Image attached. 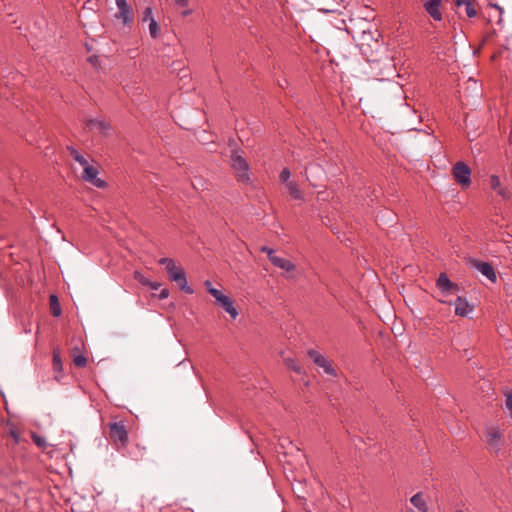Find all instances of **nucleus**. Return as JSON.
Instances as JSON below:
<instances>
[{"instance_id": "nucleus-15", "label": "nucleus", "mask_w": 512, "mask_h": 512, "mask_svg": "<svg viewBox=\"0 0 512 512\" xmlns=\"http://www.w3.org/2000/svg\"><path fill=\"white\" fill-rule=\"evenodd\" d=\"M475 268L491 282L496 281V273L491 264L487 262H476Z\"/></svg>"}, {"instance_id": "nucleus-40", "label": "nucleus", "mask_w": 512, "mask_h": 512, "mask_svg": "<svg viewBox=\"0 0 512 512\" xmlns=\"http://www.w3.org/2000/svg\"><path fill=\"white\" fill-rule=\"evenodd\" d=\"M204 285H205V287H206V289H207V291H208V293H209V294H210V289H215V288L212 286V284H211V282H210L209 280H206V281L204 282Z\"/></svg>"}, {"instance_id": "nucleus-1", "label": "nucleus", "mask_w": 512, "mask_h": 512, "mask_svg": "<svg viewBox=\"0 0 512 512\" xmlns=\"http://www.w3.org/2000/svg\"><path fill=\"white\" fill-rule=\"evenodd\" d=\"M276 451L287 480H290L287 472L300 471L305 473L307 468L310 469L305 453L288 437H280L278 439Z\"/></svg>"}, {"instance_id": "nucleus-18", "label": "nucleus", "mask_w": 512, "mask_h": 512, "mask_svg": "<svg viewBox=\"0 0 512 512\" xmlns=\"http://www.w3.org/2000/svg\"><path fill=\"white\" fill-rule=\"evenodd\" d=\"M87 126L91 130H96L100 133H106L109 130V125L100 119H90L87 121Z\"/></svg>"}, {"instance_id": "nucleus-28", "label": "nucleus", "mask_w": 512, "mask_h": 512, "mask_svg": "<svg viewBox=\"0 0 512 512\" xmlns=\"http://www.w3.org/2000/svg\"><path fill=\"white\" fill-rule=\"evenodd\" d=\"M31 438L33 440V442L41 449H45L47 447V441L44 437L36 434V433H32L31 434Z\"/></svg>"}, {"instance_id": "nucleus-30", "label": "nucleus", "mask_w": 512, "mask_h": 512, "mask_svg": "<svg viewBox=\"0 0 512 512\" xmlns=\"http://www.w3.org/2000/svg\"><path fill=\"white\" fill-rule=\"evenodd\" d=\"M73 363L75 364V366L77 367H85L86 364H87V359L84 355H76L74 356L73 358Z\"/></svg>"}, {"instance_id": "nucleus-19", "label": "nucleus", "mask_w": 512, "mask_h": 512, "mask_svg": "<svg viewBox=\"0 0 512 512\" xmlns=\"http://www.w3.org/2000/svg\"><path fill=\"white\" fill-rule=\"evenodd\" d=\"M380 36L379 32L375 30L374 32L368 30H364L361 35V42L362 45H368L371 46L370 42H374L375 44L378 43V37Z\"/></svg>"}, {"instance_id": "nucleus-9", "label": "nucleus", "mask_w": 512, "mask_h": 512, "mask_svg": "<svg viewBox=\"0 0 512 512\" xmlns=\"http://www.w3.org/2000/svg\"><path fill=\"white\" fill-rule=\"evenodd\" d=\"M436 287L444 296L452 295L459 291L458 285L453 283L445 273H441L437 278Z\"/></svg>"}, {"instance_id": "nucleus-31", "label": "nucleus", "mask_w": 512, "mask_h": 512, "mask_svg": "<svg viewBox=\"0 0 512 512\" xmlns=\"http://www.w3.org/2000/svg\"><path fill=\"white\" fill-rule=\"evenodd\" d=\"M290 175H291L290 170L288 168H284L280 172L279 179L281 182L288 184V182H290L289 181Z\"/></svg>"}, {"instance_id": "nucleus-22", "label": "nucleus", "mask_w": 512, "mask_h": 512, "mask_svg": "<svg viewBox=\"0 0 512 512\" xmlns=\"http://www.w3.org/2000/svg\"><path fill=\"white\" fill-rule=\"evenodd\" d=\"M490 186L494 191H496L502 197L507 196L505 190L501 187V182H500V179L498 176L492 175L490 177Z\"/></svg>"}, {"instance_id": "nucleus-20", "label": "nucleus", "mask_w": 512, "mask_h": 512, "mask_svg": "<svg viewBox=\"0 0 512 512\" xmlns=\"http://www.w3.org/2000/svg\"><path fill=\"white\" fill-rule=\"evenodd\" d=\"M173 3L177 9L181 10L180 13L183 17L192 14L193 11L189 8L190 0H173Z\"/></svg>"}, {"instance_id": "nucleus-6", "label": "nucleus", "mask_w": 512, "mask_h": 512, "mask_svg": "<svg viewBox=\"0 0 512 512\" xmlns=\"http://www.w3.org/2000/svg\"><path fill=\"white\" fill-rule=\"evenodd\" d=\"M452 174L457 183L463 187H468L471 184V170L463 162H457L452 169Z\"/></svg>"}, {"instance_id": "nucleus-16", "label": "nucleus", "mask_w": 512, "mask_h": 512, "mask_svg": "<svg viewBox=\"0 0 512 512\" xmlns=\"http://www.w3.org/2000/svg\"><path fill=\"white\" fill-rule=\"evenodd\" d=\"M217 304L220 305L222 309L231 316L232 319H236L238 317V311L234 306L233 300L229 296L225 295L219 302H217Z\"/></svg>"}, {"instance_id": "nucleus-27", "label": "nucleus", "mask_w": 512, "mask_h": 512, "mask_svg": "<svg viewBox=\"0 0 512 512\" xmlns=\"http://www.w3.org/2000/svg\"><path fill=\"white\" fill-rule=\"evenodd\" d=\"M160 27L155 19H151L149 22V33L152 38H157L159 36Z\"/></svg>"}, {"instance_id": "nucleus-17", "label": "nucleus", "mask_w": 512, "mask_h": 512, "mask_svg": "<svg viewBox=\"0 0 512 512\" xmlns=\"http://www.w3.org/2000/svg\"><path fill=\"white\" fill-rule=\"evenodd\" d=\"M410 503L416 508V510L411 509V512H427V505L422 493L419 492L413 495L410 499Z\"/></svg>"}, {"instance_id": "nucleus-4", "label": "nucleus", "mask_w": 512, "mask_h": 512, "mask_svg": "<svg viewBox=\"0 0 512 512\" xmlns=\"http://www.w3.org/2000/svg\"><path fill=\"white\" fill-rule=\"evenodd\" d=\"M110 437L116 444L117 448H122L127 445L128 432L123 422H113L109 424Z\"/></svg>"}, {"instance_id": "nucleus-10", "label": "nucleus", "mask_w": 512, "mask_h": 512, "mask_svg": "<svg viewBox=\"0 0 512 512\" xmlns=\"http://www.w3.org/2000/svg\"><path fill=\"white\" fill-rule=\"evenodd\" d=\"M305 176L313 187H318L324 177V170L318 164H310L305 169Z\"/></svg>"}, {"instance_id": "nucleus-38", "label": "nucleus", "mask_w": 512, "mask_h": 512, "mask_svg": "<svg viewBox=\"0 0 512 512\" xmlns=\"http://www.w3.org/2000/svg\"><path fill=\"white\" fill-rule=\"evenodd\" d=\"M147 286L150 287L152 290H158L160 287V283L150 281V285Z\"/></svg>"}, {"instance_id": "nucleus-8", "label": "nucleus", "mask_w": 512, "mask_h": 512, "mask_svg": "<svg viewBox=\"0 0 512 512\" xmlns=\"http://www.w3.org/2000/svg\"><path fill=\"white\" fill-rule=\"evenodd\" d=\"M486 441L489 450L494 454H498L502 447V433L498 428H489L486 433Z\"/></svg>"}, {"instance_id": "nucleus-36", "label": "nucleus", "mask_w": 512, "mask_h": 512, "mask_svg": "<svg viewBox=\"0 0 512 512\" xmlns=\"http://www.w3.org/2000/svg\"><path fill=\"white\" fill-rule=\"evenodd\" d=\"M53 362H54V366L55 368H57L58 366L61 365V360H60V357L58 354H55L53 355Z\"/></svg>"}, {"instance_id": "nucleus-14", "label": "nucleus", "mask_w": 512, "mask_h": 512, "mask_svg": "<svg viewBox=\"0 0 512 512\" xmlns=\"http://www.w3.org/2000/svg\"><path fill=\"white\" fill-rule=\"evenodd\" d=\"M454 306L455 314L461 317H466L473 310V307L468 301L460 296L456 298Z\"/></svg>"}, {"instance_id": "nucleus-43", "label": "nucleus", "mask_w": 512, "mask_h": 512, "mask_svg": "<svg viewBox=\"0 0 512 512\" xmlns=\"http://www.w3.org/2000/svg\"><path fill=\"white\" fill-rule=\"evenodd\" d=\"M298 476H302V474H300V475H294V478L296 479Z\"/></svg>"}, {"instance_id": "nucleus-7", "label": "nucleus", "mask_w": 512, "mask_h": 512, "mask_svg": "<svg viewBox=\"0 0 512 512\" xmlns=\"http://www.w3.org/2000/svg\"><path fill=\"white\" fill-rule=\"evenodd\" d=\"M308 356L319 367L322 368L324 373L333 377L337 376L336 370L333 368L331 362L316 350H309Z\"/></svg>"}, {"instance_id": "nucleus-33", "label": "nucleus", "mask_w": 512, "mask_h": 512, "mask_svg": "<svg viewBox=\"0 0 512 512\" xmlns=\"http://www.w3.org/2000/svg\"><path fill=\"white\" fill-rule=\"evenodd\" d=\"M151 19H154L153 17V11H152V8L151 7H147L145 8L144 12H143V21L146 22H151Z\"/></svg>"}, {"instance_id": "nucleus-29", "label": "nucleus", "mask_w": 512, "mask_h": 512, "mask_svg": "<svg viewBox=\"0 0 512 512\" xmlns=\"http://www.w3.org/2000/svg\"><path fill=\"white\" fill-rule=\"evenodd\" d=\"M134 278L144 286L150 285V280L139 271L134 272Z\"/></svg>"}, {"instance_id": "nucleus-25", "label": "nucleus", "mask_w": 512, "mask_h": 512, "mask_svg": "<svg viewBox=\"0 0 512 512\" xmlns=\"http://www.w3.org/2000/svg\"><path fill=\"white\" fill-rule=\"evenodd\" d=\"M68 150L70 151V155L73 157V159L82 167L88 164V161L85 159V157L82 156L76 149L68 147Z\"/></svg>"}, {"instance_id": "nucleus-42", "label": "nucleus", "mask_w": 512, "mask_h": 512, "mask_svg": "<svg viewBox=\"0 0 512 512\" xmlns=\"http://www.w3.org/2000/svg\"><path fill=\"white\" fill-rule=\"evenodd\" d=\"M495 7L500 11V13H502L501 7H499V6H495Z\"/></svg>"}, {"instance_id": "nucleus-26", "label": "nucleus", "mask_w": 512, "mask_h": 512, "mask_svg": "<svg viewBox=\"0 0 512 512\" xmlns=\"http://www.w3.org/2000/svg\"><path fill=\"white\" fill-rule=\"evenodd\" d=\"M125 92L126 94L131 97V100L133 102H137L138 99H136L135 97L138 96V95H141V88L140 87H130V86H126L125 87Z\"/></svg>"}, {"instance_id": "nucleus-41", "label": "nucleus", "mask_w": 512, "mask_h": 512, "mask_svg": "<svg viewBox=\"0 0 512 512\" xmlns=\"http://www.w3.org/2000/svg\"><path fill=\"white\" fill-rule=\"evenodd\" d=\"M11 434H12L13 438L15 439V441H16V442H18V441H19V435H18V433H17V432L12 431V432H11Z\"/></svg>"}, {"instance_id": "nucleus-32", "label": "nucleus", "mask_w": 512, "mask_h": 512, "mask_svg": "<svg viewBox=\"0 0 512 512\" xmlns=\"http://www.w3.org/2000/svg\"><path fill=\"white\" fill-rule=\"evenodd\" d=\"M286 364H287L288 368H290L291 370H294L297 373H301V367L295 360L287 359Z\"/></svg>"}, {"instance_id": "nucleus-44", "label": "nucleus", "mask_w": 512, "mask_h": 512, "mask_svg": "<svg viewBox=\"0 0 512 512\" xmlns=\"http://www.w3.org/2000/svg\"><path fill=\"white\" fill-rule=\"evenodd\" d=\"M510 306H511V308H512V297H511V300H510Z\"/></svg>"}, {"instance_id": "nucleus-24", "label": "nucleus", "mask_w": 512, "mask_h": 512, "mask_svg": "<svg viewBox=\"0 0 512 512\" xmlns=\"http://www.w3.org/2000/svg\"><path fill=\"white\" fill-rule=\"evenodd\" d=\"M49 300H50V308H51L52 315L55 317L60 316L61 308H60V304H59L57 296L52 294V295H50Z\"/></svg>"}, {"instance_id": "nucleus-23", "label": "nucleus", "mask_w": 512, "mask_h": 512, "mask_svg": "<svg viewBox=\"0 0 512 512\" xmlns=\"http://www.w3.org/2000/svg\"><path fill=\"white\" fill-rule=\"evenodd\" d=\"M287 188H288L289 194L291 195L292 198L297 199V200L303 199V194H302L301 190L299 189V186L297 185L296 182H294V181L288 182Z\"/></svg>"}, {"instance_id": "nucleus-2", "label": "nucleus", "mask_w": 512, "mask_h": 512, "mask_svg": "<svg viewBox=\"0 0 512 512\" xmlns=\"http://www.w3.org/2000/svg\"><path fill=\"white\" fill-rule=\"evenodd\" d=\"M231 167L236 173L237 180L242 183H248L250 181L249 177V165L245 158L239 153V151L234 150L230 156Z\"/></svg>"}, {"instance_id": "nucleus-34", "label": "nucleus", "mask_w": 512, "mask_h": 512, "mask_svg": "<svg viewBox=\"0 0 512 512\" xmlns=\"http://www.w3.org/2000/svg\"><path fill=\"white\" fill-rule=\"evenodd\" d=\"M210 294L215 298L216 303L221 300L222 297L225 296V294L222 293V291L218 289H210Z\"/></svg>"}, {"instance_id": "nucleus-37", "label": "nucleus", "mask_w": 512, "mask_h": 512, "mask_svg": "<svg viewBox=\"0 0 512 512\" xmlns=\"http://www.w3.org/2000/svg\"><path fill=\"white\" fill-rule=\"evenodd\" d=\"M169 296L168 289H162L159 294V299H166Z\"/></svg>"}, {"instance_id": "nucleus-21", "label": "nucleus", "mask_w": 512, "mask_h": 512, "mask_svg": "<svg viewBox=\"0 0 512 512\" xmlns=\"http://www.w3.org/2000/svg\"><path fill=\"white\" fill-rule=\"evenodd\" d=\"M465 12L467 17L473 18L477 15V1H468L467 4H463L462 12Z\"/></svg>"}, {"instance_id": "nucleus-3", "label": "nucleus", "mask_w": 512, "mask_h": 512, "mask_svg": "<svg viewBox=\"0 0 512 512\" xmlns=\"http://www.w3.org/2000/svg\"><path fill=\"white\" fill-rule=\"evenodd\" d=\"M167 273L171 281L176 282L179 288L187 294H193L194 290L188 285L185 271L182 267L174 263L167 268Z\"/></svg>"}, {"instance_id": "nucleus-5", "label": "nucleus", "mask_w": 512, "mask_h": 512, "mask_svg": "<svg viewBox=\"0 0 512 512\" xmlns=\"http://www.w3.org/2000/svg\"><path fill=\"white\" fill-rule=\"evenodd\" d=\"M118 12L115 18L121 20L124 26L130 27L134 21V14L132 7L126 0H115Z\"/></svg>"}, {"instance_id": "nucleus-12", "label": "nucleus", "mask_w": 512, "mask_h": 512, "mask_svg": "<svg viewBox=\"0 0 512 512\" xmlns=\"http://www.w3.org/2000/svg\"><path fill=\"white\" fill-rule=\"evenodd\" d=\"M423 7L425 11L430 15L432 19L435 21L442 20V13L440 12V6L442 0H422Z\"/></svg>"}, {"instance_id": "nucleus-39", "label": "nucleus", "mask_w": 512, "mask_h": 512, "mask_svg": "<svg viewBox=\"0 0 512 512\" xmlns=\"http://www.w3.org/2000/svg\"><path fill=\"white\" fill-rule=\"evenodd\" d=\"M261 251H262V252H264V253H266L268 257H269V253H270V252H274V250H273V249H271V248H269V247H267V246H263V247H261Z\"/></svg>"}, {"instance_id": "nucleus-35", "label": "nucleus", "mask_w": 512, "mask_h": 512, "mask_svg": "<svg viewBox=\"0 0 512 512\" xmlns=\"http://www.w3.org/2000/svg\"><path fill=\"white\" fill-rule=\"evenodd\" d=\"M158 262H159V264H161V265H165L166 269H167L168 267L172 266V265L175 263V261H174L173 259H171V258H166V257H163V258L159 259V261H158Z\"/></svg>"}, {"instance_id": "nucleus-13", "label": "nucleus", "mask_w": 512, "mask_h": 512, "mask_svg": "<svg viewBox=\"0 0 512 512\" xmlns=\"http://www.w3.org/2000/svg\"><path fill=\"white\" fill-rule=\"evenodd\" d=\"M269 260L274 266L286 273H290L295 270V265L289 259L280 257L276 255L275 252L269 253Z\"/></svg>"}, {"instance_id": "nucleus-11", "label": "nucleus", "mask_w": 512, "mask_h": 512, "mask_svg": "<svg viewBox=\"0 0 512 512\" xmlns=\"http://www.w3.org/2000/svg\"><path fill=\"white\" fill-rule=\"evenodd\" d=\"M82 178L98 188L105 187V182L98 178V169L91 166L89 163L83 167Z\"/></svg>"}]
</instances>
